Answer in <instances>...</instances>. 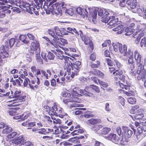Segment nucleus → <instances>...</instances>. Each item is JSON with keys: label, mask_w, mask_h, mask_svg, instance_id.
Instances as JSON below:
<instances>
[{"label": "nucleus", "mask_w": 146, "mask_h": 146, "mask_svg": "<svg viewBox=\"0 0 146 146\" xmlns=\"http://www.w3.org/2000/svg\"><path fill=\"white\" fill-rule=\"evenodd\" d=\"M45 107L46 109V111L48 112L49 115L56 116L58 115L61 118H63V115L61 114L62 113L63 109L61 108L58 110L57 106L55 103L54 104L52 108H49L47 106H45L44 108Z\"/></svg>", "instance_id": "nucleus-7"}, {"label": "nucleus", "mask_w": 146, "mask_h": 146, "mask_svg": "<svg viewBox=\"0 0 146 146\" xmlns=\"http://www.w3.org/2000/svg\"><path fill=\"white\" fill-rule=\"evenodd\" d=\"M128 102L131 104H134L136 102V99L134 97H129L127 98Z\"/></svg>", "instance_id": "nucleus-51"}, {"label": "nucleus", "mask_w": 146, "mask_h": 146, "mask_svg": "<svg viewBox=\"0 0 146 146\" xmlns=\"http://www.w3.org/2000/svg\"><path fill=\"white\" fill-rule=\"evenodd\" d=\"M86 89L87 91L89 92L90 91L91 89H92L97 93H99L100 92L99 88L94 85H90L89 86H87L86 87Z\"/></svg>", "instance_id": "nucleus-26"}, {"label": "nucleus", "mask_w": 146, "mask_h": 146, "mask_svg": "<svg viewBox=\"0 0 146 146\" xmlns=\"http://www.w3.org/2000/svg\"><path fill=\"white\" fill-rule=\"evenodd\" d=\"M127 62V64L129 66V68L132 71L135 68V63L133 57H129Z\"/></svg>", "instance_id": "nucleus-24"}, {"label": "nucleus", "mask_w": 146, "mask_h": 146, "mask_svg": "<svg viewBox=\"0 0 146 146\" xmlns=\"http://www.w3.org/2000/svg\"><path fill=\"white\" fill-rule=\"evenodd\" d=\"M66 70L64 68V70H60L59 74H58V76L59 77L64 76L65 77L67 74L66 72Z\"/></svg>", "instance_id": "nucleus-54"}, {"label": "nucleus", "mask_w": 146, "mask_h": 146, "mask_svg": "<svg viewBox=\"0 0 146 146\" xmlns=\"http://www.w3.org/2000/svg\"><path fill=\"white\" fill-rule=\"evenodd\" d=\"M30 49L31 52L32 53H34V51H37L39 52H40V46L39 42L36 40L33 42L31 44Z\"/></svg>", "instance_id": "nucleus-18"}, {"label": "nucleus", "mask_w": 146, "mask_h": 146, "mask_svg": "<svg viewBox=\"0 0 146 146\" xmlns=\"http://www.w3.org/2000/svg\"><path fill=\"white\" fill-rule=\"evenodd\" d=\"M122 74L123 72L121 70H116L115 71L113 72V74L116 76L114 78L115 80H117L118 78H119V77Z\"/></svg>", "instance_id": "nucleus-35"}, {"label": "nucleus", "mask_w": 146, "mask_h": 146, "mask_svg": "<svg viewBox=\"0 0 146 146\" xmlns=\"http://www.w3.org/2000/svg\"><path fill=\"white\" fill-rule=\"evenodd\" d=\"M119 52L121 54H123V56H127V46L125 44L123 45L121 44Z\"/></svg>", "instance_id": "nucleus-25"}, {"label": "nucleus", "mask_w": 146, "mask_h": 146, "mask_svg": "<svg viewBox=\"0 0 146 146\" xmlns=\"http://www.w3.org/2000/svg\"><path fill=\"white\" fill-rule=\"evenodd\" d=\"M46 1L49 3V4L46 5L44 3L43 7L47 14L51 13L53 15H61L62 10L60 7L65 10L68 7V5L63 2H57V0H47Z\"/></svg>", "instance_id": "nucleus-1"}, {"label": "nucleus", "mask_w": 146, "mask_h": 146, "mask_svg": "<svg viewBox=\"0 0 146 146\" xmlns=\"http://www.w3.org/2000/svg\"><path fill=\"white\" fill-rule=\"evenodd\" d=\"M52 52L56 55L59 59L60 60L63 59L65 60V64L68 62L70 61V60H71V58L67 56H64L63 55L64 52L59 49H56V50H52Z\"/></svg>", "instance_id": "nucleus-11"}, {"label": "nucleus", "mask_w": 146, "mask_h": 146, "mask_svg": "<svg viewBox=\"0 0 146 146\" xmlns=\"http://www.w3.org/2000/svg\"><path fill=\"white\" fill-rule=\"evenodd\" d=\"M31 84L32 85H33L34 87L36 88L37 86L40 84V81L38 77H36V78H35V80H31Z\"/></svg>", "instance_id": "nucleus-40"}, {"label": "nucleus", "mask_w": 146, "mask_h": 146, "mask_svg": "<svg viewBox=\"0 0 146 146\" xmlns=\"http://www.w3.org/2000/svg\"><path fill=\"white\" fill-rule=\"evenodd\" d=\"M121 44L118 42H113L112 45L113 50L115 52H119Z\"/></svg>", "instance_id": "nucleus-31"}, {"label": "nucleus", "mask_w": 146, "mask_h": 146, "mask_svg": "<svg viewBox=\"0 0 146 146\" xmlns=\"http://www.w3.org/2000/svg\"><path fill=\"white\" fill-rule=\"evenodd\" d=\"M9 44L8 42H6L5 43V45L7 47L9 46L10 45L11 47H12L15 42V45L17 46H19L21 45V42L20 41H19L18 39L16 38V39L14 38H12L11 39L9 40Z\"/></svg>", "instance_id": "nucleus-19"}, {"label": "nucleus", "mask_w": 146, "mask_h": 146, "mask_svg": "<svg viewBox=\"0 0 146 146\" xmlns=\"http://www.w3.org/2000/svg\"><path fill=\"white\" fill-rule=\"evenodd\" d=\"M30 115V113L28 112H25L21 115V119L24 120L27 119Z\"/></svg>", "instance_id": "nucleus-49"}, {"label": "nucleus", "mask_w": 146, "mask_h": 146, "mask_svg": "<svg viewBox=\"0 0 146 146\" xmlns=\"http://www.w3.org/2000/svg\"><path fill=\"white\" fill-rule=\"evenodd\" d=\"M112 30L113 31L117 32L116 33L117 34H120L122 33L124 31L123 26L121 25H119L113 29Z\"/></svg>", "instance_id": "nucleus-29"}, {"label": "nucleus", "mask_w": 146, "mask_h": 146, "mask_svg": "<svg viewBox=\"0 0 146 146\" xmlns=\"http://www.w3.org/2000/svg\"><path fill=\"white\" fill-rule=\"evenodd\" d=\"M100 120L98 119H91L88 120L87 122V123H90L91 124H94L100 123Z\"/></svg>", "instance_id": "nucleus-42"}, {"label": "nucleus", "mask_w": 146, "mask_h": 146, "mask_svg": "<svg viewBox=\"0 0 146 146\" xmlns=\"http://www.w3.org/2000/svg\"><path fill=\"white\" fill-rule=\"evenodd\" d=\"M111 43V41L109 40H106L105 41L104 43L102 44V46L103 47H106L108 45L109 46L110 45Z\"/></svg>", "instance_id": "nucleus-63"}, {"label": "nucleus", "mask_w": 146, "mask_h": 146, "mask_svg": "<svg viewBox=\"0 0 146 146\" xmlns=\"http://www.w3.org/2000/svg\"><path fill=\"white\" fill-rule=\"evenodd\" d=\"M145 9L143 8H138L137 9V13H138L139 15L141 16L143 15V12H144Z\"/></svg>", "instance_id": "nucleus-52"}, {"label": "nucleus", "mask_w": 146, "mask_h": 146, "mask_svg": "<svg viewBox=\"0 0 146 146\" xmlns=\"http://www.w3.org/2000/svg\"><path fill=\"white\" fill-rule=\"evenodd\" d=\"M95 12H98V15L100 17L102 16L103 19H105L110 14V13H112L113 12L109 10H106L104 9H101L98 8H96L94 10L93 9L94 14Z\"/></svg>", "instance_id": "nucleus-9"}, {"label": "nucleus", "mask_w": 146, "mask_h": 146, "mask_svg": "<svg viewBox=\"0 0 146 146\" xmlns=\"http://www.w3.org/2000/svg\"><path fill=\"white\" fill-rule=\"evenodd\" d=\"M66 29L67 33H71L72 34H73V32H74L77 35H79V31H78L75 28L72 29L71 28L68 27Z\"/></svg>", "instance_id": "nucleus-37"}, {"label": "nucleus", "mask_w": 146, "mask_h": 146, "mask_svg": "<svg viewBox=\"0 0 146 146\" xmlns=\"http://www.w3.org/2000/svg\"><path fill=\"white\" fill-rule=\"evenodd\" d=\"M1 56L3 58L7 57L9 56L8 53L6 51H4L3 52H1L0 54Z\"/></svg>", "instance_id": "nucleus-62"}, {"label": "nucleus", "mask_w": 146, "mask_h": 146, "mask_svg": "<svg viewBox=\"0 0 146 146\" xmlns=\"http://www.w3.org/2000/svg\"><path fill=\"white\" fill-rule=\"evenodd\" d=\"M18 109V108H17L10 109L8 111V113L9 115L11 116L18 115H19V113L17 111Z\"/></svg>", "instance_id": "nucleus-34"}, {"label": "nucleus", "mask_w": 146, "mask_h": 146, "mask_svg": "<svg viewBox=\"0 0 146 146\" xmlns=\"http://www.w3.org/2000/svg\"><path fill=\"white\" fill-rule=\"evenodd\" d=\"M41 74L46 79H48L50 78L52 74L51 72L49 70H47L46 72L43 70H41Z\"/></svg>", "instance_id": "nucleus-33"}, {"label": "nucleus", "mask_w": 146, "mask_h": 146, "mask_svg": "<svg viewBox=\"0 0 146 146\" xmlns=\"http://www.w3.org/2000/svg\"><path fill=\"white\" fill-rule=\"evenodd\" d=\"M84 132V130L80 128L77 129H75L72 132L71 134L72 136L78 135L80 133H83Z\"/></svg>", "instance_id": "nucleus-39"}, {"label": "nucleus", "mask_w": 146, "mask_h": 146, "mask_svg": "<svg viewBox=\"0 0 146 146\" xmlns=\"http://www.w3.org/2000/svg\"><path fill=\"white\" fill-rule=\"evenodd\" d=\"M127 4L130 7L131 9H134L135 8L137 5L136 0H127Z\"/></svg>", "instance_id": "nucleus-30"}, {"label": "nucleus", "mask_w": 146, "mask_h": 146, "mask_svg": "<svg viewBox=\"0 0 146 146\" xmlns=\"http://www.w3.org/2000/svg\"><path fill=\"white\" fill-rule=\"evenodd\" d=\"M76 11L77 13L80 15H82L83 17L85 16L90 18H92V21L94 22V20L96 19L97 17V13L95 12L93 14V9L91 8L82 9L79 7L77 8Z\"/></svg>", "instance_id": "nucleus-5"}, {"label": "nucleus", "mask_w": 146, "mask_h": 146, "mask_svg": "<svg viewBox=\"0 0 146 146\" xmlns=\"http://www.w3.org/2000/svg\"><path fill=\"white\" fill-rule=\"evenodd\" d=\"M60 31L62 36V35H68L66 32V29L63 28H61Z\"/></svg>", "instance_id": "nucleus-60"}, {"label": "nucleus", "mask_w": 146, "mask_h": 146, "mask_svg": "<svg viewBox=\"0 0 146 146\" xmlns=\"http://www.w3.org/2000/svg\"><path fill=\"white\" fill-rule=\"evenodd\" d=\"M33 132H36L39 134L43 135H46L49 133L53 131V129L49 128H41L40 129L33 128L32 129Z\"/></svg>", "instance_id": "nucleus-16"}, {"label": "nucleus", "mask_w": 146, "mask_h": 146, "mask_svg": "<svg viewBox=\"0 0 146 146\" xmlns=\"http://www.w3.org/2000/svg\"><path fill=\"white\" fill-rule=\"evenodd\" d=\"M98 82L102 87L106 88L108 86V84L107 83L100 80H98Z\"/></svg>", "instance_id": "nucleus-53"}, {"label": "nucleus", "mask_w": 146, "mask_h": 146, "mask_svg": "<svg viewBox=\"0 0 146 146\" xmlns=\"http://www.w3.org/2000/svg\"><path fill=\"white\" fill-rule=\"evenodd\" d=\"M79 35L82 40L84 42V44L86 45L89 44L91 48L93 49V43L92 41L90 40V38L88 36L84 35L82 32L80 30H79Z\"/></svg>", "instance_id": "nucleus-14"}, {"label": "nucleus", "mask_w": 146, "mask_h": 146, "mask_svg": "<svg viewBox=\"0 0 146 146\" xmlns=\"http://www.w3.org/2000/svg\"><path fill=\"white\" fill-rule=\"evenodd\" d=\"M15 5L19 6L21 8V6H22V4L23 2H21V0H15Z\"/></svg>", "instance_id": "nucleus-58"}, {"label": "nucleus", "mask_w": 146, "mask_h": 146, "mask_svg": "<svg viewBox=\"0 0 146 146\" xmlns=\"http://www.w3.org/2000/svg\"><path fill=\"white\" fill-rule=\"evenodd\" d=\"M23 85L25 87L30 88L32 89H34V86L32 85V84L30 83L29 79L27 78L24 79Z\"/></svg>", "instance_id": "nucleus-32"}, {"label": "nucleus", "mask_w": 146, "mask_h": 146, "mask_svg": "<svg viewBox=\"0 0 146 146\" xmlns=\"http://www.w3.org/2000/svg\"><path fill=\"white\" fill-rule=\"evenodd\" d=\"M139 107L138 106L135 105L130 110V112L134 113L136 112L139 113L140 112L142 111V109H139Z\"/></svg>", "instance_id": "nucleus-36"}, {"label": "nucleus", "mask_w": 146, "mask_h": 146, "mask_svg": "<svg viewBox=\"0 0 146 146\" xmlns=\"http://www.w3.org/2000/svg\"><path fill=\"white\" fill-rule=\"evenodd\" d=\"M66 10V13L68 14L71 16H72L73 15L74 11L73 8H70L68 9H67Z\"/></svg>", "instance_id": "nucleus-57"}, {"label": "nucleus", "mask_w": 146, "mask_h": 146, "mask_svg": "<svg viewBox=\"0 0 146 146\" xmlns=\"http://www.w3.org/2000/svg\"><path fill=\"white\" fill-rule=\"evenodd\" d=\"M80 101V99L78 97L72 95L69 98H64L63 100V102L65 104H67L68 102H79Z\"/></svg>", "instance_id": "nucleus-21"}, {"label": "nucleus", "mask_w": 146, "mask_h": 146, "mask_svg": "<svg viewBox=\"0 0 146 146\" xmlns=\"http://www.w3.org/2000/svg\"><path fill=\"white\" fill-rule=\"evenodd\" d=\"M144 116V115L143 113L139 112L135 115L134 118L135 119L139 120L142 118Z\"/></svg>", "instance_id": "nucleus-46"}, {"label": "nucleus", "mask_w": 146, "mask_h": 146, "mask_svg": "<svg viewBox=\"0 0 146 146\" xmlns=\"http://www.w3.org/2000/svg\"><path fill=\"white\" fill-rule=\"evenodd\" d=\"M69 132L68 131H67L66 133L65 132V133L64 132H63V133L60 135V137L62 139H67L68 137V136L67 134Z\"/></svg>", "instance_id": "nucleus-55"}, {"label": "nucleus", "mask_w": 146, "mask_h": 146, "mask_svg": "<svg viewBox=\"0 0 146 146\" xmlns=\"http://www.w3.org/2000/svg\"><path fill=\"white\" fill-rule=\"evenodd\" d=\"M122 128L123 130V135L125 138H130L133 133H135V130L133 128H132L131 129H128L127 127L124 126H123Z\"/></svg>", "instance_id": "nucleus-15"}, {"label": "nucleus", "mask_w": 146, "mask_h": 146, "mask_svg": "<svg viewBox=\"0 0 146 146\" xmlns=\"http://www.w3.org/2000/svg\"><path fill=\"white\" fill-rule=\"evenodd\" d=\"M69 141H71L74 143H80V141L77 137L71 138L69 139Z\"/></svg>", "instance_id": "nucleus-48"}, {"label": "nucleus", "mask_w": 146, "mask_h": 146, "mask_svg": "<svg viewBox=\"0 0 146 146\" xmlns=\"http://www.w3.org/2000/svg\"><path fill=\"white\" fill-rule=\"evenodd\" d=\"M103 126L101 125H96L94 126L93 129L95 133L99 135L101 134Z\"/></svg>", "instance_id": "nucleus-27"}, {"label": "nucleus", "mask_w": 146, "mask_h": 146, "mask_svg": "<svg viewBox=\"0 0 146 146\" xmlns=\"http://www.w3.org/2000/svg\"><path fill=\"white\" fill-rule=\"evenodd\" d=\"M13 91H11V94L12 95H9V96H8L9 98H15V99L10 102L11 103V104L8 105V106H18L20 104H19V103L23 101L26 98L25 96H22L21 95V91L20 90H16L14 92V95H13Z\"/></svg>", "instance_id": "nucleus-4"}, {"label": "nucleus", "mask_w": 146, "mask_h": 146, "mask_svg": "<svg viewBox=\"0 0 146 146\" xmlns=\"http://www.w3.org/2000/svg\"><path fill=\"white\" fill-rule=\"evenodd\" d=\"M81 63L80 61H76L73 65L70 62L65 63L64 68L66 70L68 75H67L65 77L60 78L61 81L63 82L66 80V82H69L70 76L73 78L75 76H77L80 67Z\"/></svg>", "instance_id": "nucleus-2"}, {"label": "nucleus", "mask_w": 146, "mask_h": 146, "mask_svg": "<svg viewBox=\"0 0 146 146\" xmlns=\"http://www.w3.org/2000/svg\"><path fill=\"white\" fill-rule=\"evenodd\" d=\"M143 45L146 47V39L144 37L142 39L141 41V46L142 47Z\"/></svg>", "instance_id": "nucleus-64"}, {"label": "nucleus", "mask_w": 146, "mask_h": 146, "mask_svg": "<svg viewBox=\"0 0 146 146\" xmlns=\"http://www.w3.org/2000/svg\"><path fill=\"white\" fill-rule=\"evenodd\" d=\"M48 34L54 38V40L58 38L57 36H62L60 29L57 27H54L53 29H50L48 30Z\"/></svg>", "instance_id": "nucleus-12"}, {"label": "nucleus", "mask_w": 146, "mask_h": 146, "mask_svg": "<svg viewBox=\"0 0 146 146\" xmlns=\"http://www.w3.org/2000/svg\"><path fill=\"white\" fill-rule=\"evenodd\" d=\"M118 100L123 106H124L125 100L123 97L121 96H119Z\"/></svg>", "instance_id": "nucleus-56"}, {"label": "nucleus", "mask_w": 146, "mask_h": 146, "mask_svg": "<svg viewBox=\"0 0 146 146\" xmlns=\"http://www.w3.org/2000/svg\"><path fill=\"white\" fill-rule=\"evenodd\" d=\"M22 6L26 8L27 9V11L31 14L34 13L36 15H39L38 11L37 10V9L33 7V5H31L30 4L26 2L23 3Z\"/></svg>", "instance_id": "nucleus-13"}, {"label": "nucleus", "mask_w": 146, "mask_h": 146, "mask_svg": "<svg viewBox=\"0 0 146 146\" xmlns=\"http://www.w3.org/2000/svg\"><path fill=\"white\" fill-rule=\"evenodd\" d=\"M137 131L136 134L137 139L140 141L146 136V133H142V131L139 128H137Z\"/></svg>", "instance_id": "nucleus-22"}, {"label": "nucleus", "mask_w": 146, "mask_h": 146, "mask_svg": "<svg viewBox=\"0 0 146 146\" xmlns=\"http://www.w3.org/2000/svg\"><path fill=\"white\" fill-rule=\"evenodd\" d=\"M111 129L108 127H105L102 128L100 135H106L108 134L110 131Z\"/></svg>", "instance_id": "nucleus-41"}, {"label": "nucleus", "mask_w": 146, "mask_h": 146, "mask_svg": "<svg viewBox=\"0 0 146 146\" xmlns=\"http://www.w3.org/2000/svg\"><path fill=\"white\" fill-rule=\"evenodd\" d=\"M71 93L72 95L76 97L82 95H84L86 96L91 97L93 95V94L87 91L86 88L85 89L83 90L79 89L78 87H75L73 89Z\"/></svg>", "instance_id": "nucleus-8"}, {"label": "nucleus", "mask_w": 146, "mask_h": 146, "mask_svg": "<svg viewBox=\"0 0 146 146\" xmlns=\"http://www.w3.org/2000/svg\"><path fill=\"white\" fill-rule=\"evenodd\" d=\"M137 128H139L142 131V133H146V124L143 125L142 126L139 127Z\"/></svg>", "instance_id": "nucleus-61"}, {"label": "nucleus", "mask_w": 146, "mask_h": 146, "mask_svg": "<svg viewBox=\"0 0 146 146\" xmlns=\"http://www.w3.org/2000/svg\"><path fill=\"white\" fill-rule=\"evenodd\" d=\"M4 128L2 131V133H3L7 134L12 131L13 130L12 128L7 126V124L5 126Z\"/></svg>", "instance_id": "nucleus-43"}, {"label": "nucleus", "mask_w": 146, "mask_h": 146, "mask_svg": "<svg viewBox=\"0 0 146 146\" xmlns=\"http://www.w3.org/2000/svg\"><path fill=\"white\" fill-rule=\"evenodd\" d=\"M17 135V133L16 132H14L10 134H9L7 136L6 140L7 141H10L9 139L12 138L14 137L15 136Z\"/></svg>", "instance_id": "nucleus-47"}, {"label": "nucleus", "mask_w": 146, "mask_h": 146, "mask_svg": "<svg viewBox=\"0 0 146 146\" xmlns=\"http://www.w3.org/2000/svg\"><path fill=\"white\" fill-rule=\"evenodd\" d=\"M108 139L115 143L117 144H120L123 145L125 144L124 141L125 142L127 141H126V140L125 139H123L122 140H121L120 141V142L119 143L120 139L119 137L117 136L116 134L113 133H110L108 137Z\"/></svg>", "instance_id": "nucleus-10"}, {"label": "nucleus", "mask_w": 146, "mask_h": 146, "mask_svg": "<svg viewBox=\"0 0 146 146\" xmlns=\"http://www.w3.org/2000/svg\"><path fill=\"white\" fill-rule=\"evenodd\" d=\"M135 30L134 29H132L129 28V27H127L125 29V32L126 33L125 35L127 36L130 35L132 34L133 32V31Z\"/></svg>", "instance_id": "nucleus-44"}, {"label": "nucleus", "mask_w": 146, "mask_h": 146, "mask_svg": "<svg viewBox=\"0 0 146 146\" xmlns=\"http://www.w3.org/2000/svg\"><path fill=\"white\" fill-rule=\"evenodd\" d=\"M54 42H50L51 44L53 45L56 48L58 46V45L60 44L61 45H64L65 44H67L68 42L66 40L63 38H60L59 39L58 38L57 40H54L53 39Z\"/></svg>", "instance_id": "nucleus-17"}, {"label": "nucleus", "mask_w": 146, "mask_h": 146, "mask_svg": "<svg viewBox=\"0 0 146 146\" xmlns=\"http://www.w3.org/2000/svg\"><path fill=\"white\" fill-rule=\"evenodd\" d=\"M118 19L119 15L116 13L113 12L110 13V15L107 17L105 19H102V21L105 23H107L108 21H110L108 23V25L113 27L117 24Z\"/></svg>", "instance_id": "nucleus-6"}, {"label": "nucleus", "mask_w": 146, "mask_h": 146, "mask_svg": "<svg viewBox=\"0 0 146 146\" xmlns=\"http://www.w3.org/2000/svg\"><path fill=\"white\" fill-rule=\"evenodd\" d=\"M122 66L121 63L117 60L116 59H113V66L116 68H119Z\"/></svg>", "instance_id": "nucleus-45"}, {"label": "nucleus", "mask_w": 146, "mask_h": 146, "mask_svg": "<svg viewBox=\"0 0 146 146\" xmlns=\"http://www.w3.org/2000/svg\"><path fill=\"white\" fill-rule=\"evenodd\" d=\"M146 29V25L144 23H141L140 21L136 23L135 29L136 31L133 34V36L136 38L138 42H139L140 38L142 36L145 35L146 33L145 31Z\"/></svg>", "instance_id": "nucleus-3"}, {"label": "nucleus", "mask_w": 146, "mask_h": 146, "mask_svg": "<svg viewBox=\"0 0 146 146\" xmlns=\"http://www.w3.org/2000/svg\"><path fill=\"white\" fill-rule=\"evenodd\" d=\"M25 141L23 139V135H20L15 140H11L9 141L10 144H13V145L14 144L18 145L21 144V145L24 143Z\"/></svg>", "instance_id": "nucleus-20"}, {"label": "nucleus", "mask_w": 146, "mask_h": 146, "mask_svg": "<svg viewBox=\"0 0 146 146\" xmlns=\"http://www.w3.org/2000/svg\"><path fill=\"white\" fill-rule=\"evenodd\" d=\"M92 72L95 75L99 77L102 78H104V74L100 71L98 70H94L92 71Z\"/></svg>", "instance_id": "nucleus-38"}, {"label": "nucleus", "mask_w": 146, "mask_h": 146, "mask_svg": "<svg viewBox=\"0 0 146 146\" xmlns=\"http://www.w3.org/2000/svg\"><path fill=\"white\" fill-rule=\"evenodd\" d=\"M20 146H33V145L31 142L27 141L25 142H24Z\"/></svg>", "instance_id": "nucleus-59"}, {"label": "nucleus", "mask_w": 146, "mask_h": 146, "mask_svg": "<svg viewBox=\"0 0 146 146\" xmlns=\"http://www.w3.org/2000/svg\"><path fill=\"white\" fill-rule=\"evenodd\" d=\"M4 3L8 4L7 5L10 6H11V5H15V1L14 0H9L7 1V0H3V1Z\"/></svg>", "instance_id": "nucleus-50"}, {"label": "nucleus", "mask_w": 146, "mask_h": 146, "mask_svg": "<svg viewBox=\"0 0 146 146\" xmlns=\"http://www.w3.org/2000/svg\"><path fill=\"white\" fill-rule=\"evenodd\" d=\"M123 83H121L119 81L118 82V85L122 89H125V90H128L129 89L130 86L127 83L126 81L125 82L124 80H122Z\"/></svg>", "instance_id": "nucleus-28"}, {"label": "nucleus", "mask_w": 146, "mask_h": 146, "mask_svg": "<svg viewBox=\"0 0 146 146\" xmlns=\"http://www.w3.org/2000/svg\"><path fill=\"white\" fill-rule=\"evenodd\" d=\"M17 38L18 39L19 41L21 42V44H27L29 42L27 36L25 35H21L19 38Z\"/></svg>", "instance_id": "nucleus-23"}]
</instances>
